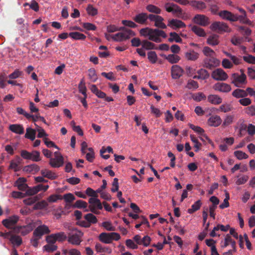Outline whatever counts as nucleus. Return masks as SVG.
I'll return each mask as SVG.
<instances>
[{
	"mask_svg": "<svg viewBox=\"0 0 255 255\" xmlns=\"http://www.w3.org/2000/svg\"><path fill=\"white\" fill-rule=\"evenodd\" d=\"M119 30H122V32H118L112 36V39L114 41H123L129 39L130 36L135 35L134 32L125 27H120Z\"/></svg>",
	"mask_w": 255,
	"mask_h": 255,
	"instance_id": "nucleus-1",
	"label": "nucleus"
},
{
	"mask_svg": "<svg viewBox=\"0 0 255 255\" xmlns=\"http://www.w3.org/2000/svg\"><path fill=\"white\" fill-rule=\"evenodd\" d=\"M240 71L241 72V75L237 73L232 74L231 79L232 80L231 83L233 84L236 87L242 88L247 83V77L242 69Z\"/></svg>",
	"mask_w": 255,
	"mask_h": 255,
	"instance_id": "nucleus-2",
	"label": "nucleus"
},
{
	"mask_svg": "<svg viewBox=\"0 0 255 255\" xmlns=\"http://www.w3.org/2000/svg\"><path fill=\"white\" fill-rule=\"evenodd\" d=\"M83 233L76 229H72L68 233V242L74 245H79L82 240Z\"/></svg>",
	"mask_w": 255,
	"mask_h": 255,
	"instance_id": "nucleus-3",
	"label": "nucleus"
},
{
	"mask_svg": "<svg viewBox=\"0 0 255 255\" xmlns=\"http://www.w3.org/2000/svg\"><path fill=\"white\" fill-rule=\"evenodd\" d=\"M210 29L214 31H216L219 33L222 32H230V28L228 25L223 22L215 21L212 23L210 25Z\"/></svg>",
	"mask_w": 255,
	"mask_h": 255,
	"instance_id": "nucleus-4",
	"label": "nucleus"
},
{
	"mask_svg": "<svg viewBox=\"0 0 255 255\" xmlns=\"http://www.w3.org/2000/svg\"><path fill=\"white\" fill-rule=\"evenodd\" d=\"M89 210L95 214H99L100 212L97 209L102 210L103 206L100 200L97 198H90L89 199Z\"/></svg>",
	"mask_w": 255,
	"mask_h": 255,
	"instance_id": "nucleus-5",
	"label": "nucleus"
},
{
	"mask_svg": "<svg viewBox=\"0 0 255 255\" xmlns=\"http://www.w3.org/2000/svg\"><path fill=\"white\" fill-rule=\"evenodd\" d=\"M164 7L167 12L176 14L177 17L185 19L182 16L183 11L182 9L177 4L173 3L167 2L165 4Z\"/></svg>",
	"mask_w": 255,
	"mask_h": 255,
	"instance_id": "nucleus-6",
	"label": "nucleus"
},
{
	"mask_svg": "<svg viewBox=\"0 0 255 255\" xmlns=\"http://www.w3.org/2000/svg\"><path fill=\"white\" fill-rule=\"evenodd\" d=\"M20 154L21 157L25 159H30L33 161H39L41 160L40 152L36 150L29 152L26 150H23L21 151Z\"/></svg>",
	"mask_w": 255,
	"mask_h": 255,
	"instance_id": "nucleus-7",
	"label": "nucleus"
},
{
	"mask_svg": "<svg viewBox=\"0 0 255 255\" xmlns=\"http://www.w3.org/2000/svg\"><path fill=\"white\" fill-rule=\"evenodd\" d=\"M192 20L194 23L202 26H206L210 23L209 17L204 14H196Z\"/></svg>",
	"mask_w": 255,
	"mask_h": 255,
	"instance_id": "nucleus-8",
	"label": "nucleus"
},
{
	"mask_svg": "<svg viewBox=\"0 0 255 255\" xmlns=\"http://www.w3.org/2000/svg\"><path fill=\"white\" fill-rule=\"evenodd\" d=\"M19 217L16 215H13L2 221V225L8 229H11L13 228L19 221Z\"/></svg>",
	"mask_w": 255,
	"mask_h": 255,
	"instance_id": "nucleus-9",
	"label": "nucleus"
},
{
	"mask_svg": "<svg viewBox=\"0 0 255 255\" xmlns=\"http://www.w3.org/2000/svg\"><path fill=\"white\" fill-rule=\"evenodd\" d=\"M220 65V61L217 58L212 57H208L204 59L203 66L204 67L212 69Z\"/></svg>",
	"mask_w": 255,
	"mask_h": 255,
	"instance_id": "nucleus-10",
	"label": "nucleus"
},
{
	"mask_svg": "<svg viewBox=\"0 0 255 255\" xmlns=\"http://www.w3.org/2000/svg\"><path fill=\"white\" fill-rule=\"evenodd\" d=\"M211 76L216 81H226L228 78V74L221 68L214 70L211 74Z\"/></svg>",
	"mask_w": 255,
	"mask_h": 255,
	"instance_id": "nucleus-11",
	"label": "nucleus"
},
{
	"mask_svg": "<svg viewBox=\"0 0 255 255\" xmlns=\"http://www.w3.org/2000/svg\"><path fill=\"white\" fill-rule=\"evenodd\" d=\"M50 232L48 227L45 225H42L38 226L34 231L33 233V236L41 239L44 234H47Z\"/></svg>",
	"mask_w": 255,
	"mask_h": 255,
	"instance_id": "nucleus-12",
	"label": "nucleus"
},
{
	"mask_svg": "<svg viewBox=\"0 0 255 255\" xmlns=\"http://www.w3.org/2000/svg\"><path fill=\"white\" fill-rule=\"evenodd\" d=\"M213 89L220 92L228 93L231 91L232 88L228 84L218 82L214 84Z\"/></svg>",
	"mask_w": 255,
	"mask_h": 255,
	"instance_id": "nucleus-13",
	"label": "nucleus"
},
{
	"mask_svg": "<svg viewBox=\"0 0 255 255\" xmlns=\"http://www.w3.org/2000/svg\"><path fill=\"white\" fill-rule=\"evenodd\" d=\"M160 36L165 38L167 37V35L164 31L155 28L154 29V36H151L150 38V40L157 43L160 42H161V39L160 38Z\"/></svg>",
	"mask_w": 255,
	"mask_h": 255,
	"instance_id": "nucleus-14",
	"label": "nucleus"
},
{
	"mask_svg": "<svg viewBox=\"0 0 255 255\" xmlns=\"http://www.w3.org/2000/svg\"><path fill=\"white\" fill-rule=\"evenodd\" d=\"M183 70L178 65H174L171 67V76L174 79H178L183 73Z\"/></svg>",
	"mask_w": 255,
	"mask_h": 255,
	"instance_id": "nucleus-15",
	"label": "nucleus"
},
{
	"mask_svg": "<svg viewBox=\"0 0 255 255\" xmlns=\"http://www.w3.org/2000/svg\"><path fill=\"white\" fill-rule=\"evenodd\" d=\"M219 15L224 19H226L231 21H236V14H234L228 10H221L219 13Z\"/></svg>",
	"mask_w": 255,
	"mask_h": 255,
	"instance_id": "nucleus-16",
	"label": "nucleus"
},
{
	"mask_svg": "<svg viewBox=\"0 0 255 255\" xmlns=\"http://www.w3.org/2000/svg\"><path fill=\"white\" fill-rule=\"evenodd\" d=\"M49 163L52 167H60L63 165L64 158L63 156H60L59 157L51 158L50 159Z\"/></svg>",
	"mask_w": 255,
	"mask_h": 255,
	"instance_id": "nucleus-17",
	"label": "nucleus"
},
{
	"mask_svg": "<svg viewBox=\"0 0 255 255\" xmlns=\"http://www.w3.org/2000/svg\"><path fill=\"white\" fill-rule=\"evenodd\" d=\"M168 26L173 29L186 27V24L181 20L177 19H172L168 21Z\"/></svg>",
	"mask_w": 255,
	"mask_h": 255,
	"instance_id": "nucleus-18",
	"label": "nucleus"
},
{
	"mask_svg": "<svg viewBox=\"0 0 255 255\" xmlns=\"http://www.w3.org/2000/svg\"><path fill=\"white\" fill-rule=\"evenodd\" d=\"M222 120L220 116L215 115L211 116L207 121V124L211 127H217L222 123Z\"/></svg>",
	"mask_w": 255,
	"mask_h": 255,
	"instance_id": "nucleus-19",
	"label": "nucleus"
},
{
	"mask_svg": "<svg viewBox=\"0 0 255 255\" xmlns=\"http://www.w3.org/2000/svg\"><path fill=\"white\" fill-rule=\"evenodd\" d=\"M199 57V54L192 49H190L185 53V58L187 60L195 61Z\"/></svg>",
	"mask_w": 255,
	"mask_h": 255,
	"instance_id": "nucleus-20",
	"label": "nucleus"
},
{
	"mask_svg": "<svg viewBox=\"0 0 255 255\" xmlns=\"http://www.w3.org/2000/svg\"><path fill=\"white\" fill-rule=\"evenodd\" d=\"M26 179L24 177H20L15 182L14 186H16L19 190L25 191L28 188L26 183Z\"/></svg>",
	"mask_w": 255,
	"mask_h": 255,
	"instance_id": "nucleus-21",
	"label": "nucleus"
},
{
	"mask_svg": "<svg viewBox=\"0 0 255 255\" xmlns=\"http://www.w3.org/2000/svg\"><path fill=\"white\" fill-rule=\"evenodd\" d=\"M133 20L137 23L144 24L147 20V14L144 12H141L136 14Z\"/></svg>",
	"mask_w": 255,
	"mask_h": 255,
	"instance_id": "nucleus-22",
	"label": "nucleus"
},
{
	"mask_svg": "<svg viewBox=\"0 0 255 255\" xmlns=\"http://www.w3.org/2000/svg\"><path fill=\"white\" fill-rule=\"evenodd\" d=\"M8 239L13 246L19 247L22 243V239L20 236L14 235L12 233Z\"/></svg>",
	"mask_w": 255,
	"mask_h": 255,
	"instance_id": "nucleus-23",
	"label": "nucleus"
},
{
	"mask_svg": "<svg viewBox=\"0 0 255 255\" xmlns=\"http://www.w3.org/2000/svg\"><path fill=\"white\" fill-rule=\"evenodd\" d=\"M232 96L237 98H243L248 96V93L244 90L238 88L233 91L232 93Z\"/></svg>",
	"mask_w": 255,
	"mask_h": 255,
	"instance_id": "nucleus-24",
	"label": "nucleus"
},
{
	"mask_svg": "<svg viewBox=\"0 0 255 255\" xmlns=\"http://www.w3.org/2000/svg\"><path fill=\"white\" fill-rule=\"evenodd\" d=\"M9 129L12 132L22 134L24 133V128L21 125L19 124H12L9 126Z\"/></svg>",
	"mask_w": 255,
	"mask_h": 255,
	"instance_id": "nucleus-25",
	"label": "nucleus"
},
{
	"mask_svg": "<svg viewBox=\"0 0 255 255\" xmlns=\"http://www.w3.org/2000/svg\"><path fill=\"white\" fill-rule=\"evenodd\" d=\"M43 197L42 194H39L35 196L30 197L23 200L24 203L26 205H31L41 199Z\"/></svg>",
	"mask_w": 255,
	"mask_h": 255,
	"instance_id": "nucleus-26",
	"label": "nucleus"
},
{
	"mask_svg": "<svg viewBox=\"0 0 255 255\" xmlns=\"http://www.w3.org/2000/svg\"><path fill=\"white\" fill-rule=\"evenodd\" d=\"M154 29L149 27L141 28L139 31V33L141 36L144 37L148 36V39L150 40V37L154 36Z\"/></svg>",
	"mask_w": 255,
	"mask_h": 255,
	"instance_id": "nucleus-27",
	"label": "nucleus"
},
{
	"mask_svg": "<svg viewBox=\"0 0 255 255\" xmlns=\"http://www.w3.org/2000/svg\"><path fill=\"white\" fill-rule=\"evenodd\" d=\"M40 173L43 177L47 178L51 180H54L57 178V176L56 173L47 169L41 170Z\"/></svg>",
	"mask_w": 255,
	"mask_h": 255,
	"instance_id": "nucleus-28",
	"label": "nucleus"
},
{
	"mask_svg": "<svg viewBox=\"0 0 255 255\" xmlns=\"http://www.w3.org/2000/svg\"><path fill=\"white\" fill-rule=\"evenodd\" d=\"M111 233H102L99 237V240L105 244H110L112 242Z\"/></svg>",
	"mask_w": 255,
	"mask_h": 255,
	"instance_id": "nucleus-29",
	"label": "nucleus"
},
{
	"mask_svg": "<svg viewBox=\"0 0 255 255\" xmlns=\"http://www.w3.org/2000/svg\"><path fill=\"white\" fill-rule=\"evenodd\" d=\"M219 35L212 34L207 38V43L211 46L217 45L219 43Z\"/></svg>",
	"mask_w": 255,
	"mask_h": 255,
	"instance_id": "nucleus-30",
	"label": "nucleus"
},
{
	"mask_svg": "<svg viewBox=\"0 0 255 255\" xmlns=\"http://www.w3.org/2000/svg\"><path fill=\"white\" fill-rule=\"evenodd\" d=\"M236 21L239 20L240 22L243 24H246L249 25L252 24V22L247 17V14H241L240 15L236 14Z\"/></svg>",
	"mask_w": 255,
	"mask_h": 255,
	"instance_id": "nucleus-31",
	"label": "nucleus"
},
{
	"mask_svg": "<svg viewBox=\"0 0 255 255\" xmlns=\"http://www.w3.org/2000/svg\"><path fill=\"white\" fill-rule=\"evenodd\" d=\"M208 101L214 105H219L222 102V99L217 95H210L208 96Z\"/></svg>",
	"mask_w": 255,
	"mask_h": 255,
	"instance_id": "nucleus-32",
	"label": "nucleus"
},
{
	"mask_svg": "<svg viewBox=\"0 0 255 255\" xmlns=\"http://www.w3.org/2000/svg\"><path fill=\"white\" fill-rule=\"evenodd\" d=\"M191 30L195 34L200 37H205L206 35L204 30L197 25L192 26L191 27Z\"/></svg>",
	"mask_w": 255,
	"mask_h": 255,
	"instance_id": "nucleus-33",
	"label": "nucleus"
},
{
	"mask_svg": "<svg viewBox=\"0 0 255 255\" xmlns=\"http://www.w3.org/2000/svg\"><path fill=\"white\" fill-rule=\"evenodd\" d=\"M35 134L36 131L34 129L30 128H26V131L24 137L33 141L35 138Z\"/></svg>",
	"mask_w": 255,
	"mask_h": 255,
	"instance_id": "nucleus-34",
	"label": "nucleus"
},
{
	"mask_svg": "<svg viewBox=\"0 0 255 255\" xmlns=\"http://www.w3.org/2000/svg\"><path fill=\"white\" fill-rule=\"evenodd\" d=\"M202 202L201 200H198L191 206V208L188 209V213L190 214H193L195 212L198 211L200 208Z\"/></svg>",
	"mask_w": 255,
	"mask_h": 255,
	"instance_id": "nucleus-35",
	"label": "nucleus"
},
{
	"mask_svg": "<svg viewBox=\"0 0 255 255\" xmlns=\"http://www.w3.org/2000/svg\"><path fill=\"white\" fill-rule=\"evenodd\" d=\"M95 249L98 253H107L108 254L112 253L111 249L109 247H103L99 243L96 244Z\"/></svg>",
	"mask_w": 255,
	"mask_h": 255,
	"instance_id": "nucleus-36",
	"label": "nucleus"
},
{
	"mask_svg": "<svg viewBox=\"0 0 255 255\" xmlns=\"http://www.w3.org/2000/svg\"><path fill=\"white\" fill-rule=\"evenodd\" d=\"M170 37L168 39V41L170 42H173L175 41L177 43H181L182 41V39L179 36V35L175 32H172L169 33Z\"/></svg>",
	"mask_w": 255,
	"mask_h": 255,
	"instance_id": "nucleus-37",
	"label": "nucleus"
},
{
	"mask_svg": "<svg viewBox=\"0 0 255 255\" xmlns=\"http://www.w3.org/2000/svg\"><path fill=\"white\" fill-rule=\"evenodd\" d=\"M70 37L75 40H85L86 38L85 35L79 32H72L69 34Z\"/></svg>",
	"mask_w": 255,
	"mask_h": 255,
	"instance_id": "nucleus-38",
	"label": "nucleus"
},
{
	"mask_svg": "<svg viewBox=\"0 0 255 255\" xmlns=\"http://www.w3.org/2000/svg\"><path fill=\"white\" fill-rule=\"evenodd\" d=\"M165 59L170 63H177L180 60V57L176 54H169L166 56Z\"/></svg>",
	"mask_w": 255,
	"mask_h": 255,
	"instance_id": "nucleus-39",
	"label": "nucleus"
},
{
	"mask_svg": "<svg viewBox=\"0 0 255 255\" xmlns=\"http://www.w3.org/2000/svg\"><path fill=\"white\" fill-rule=\"evenodd\" d=\"M163 18L162 16L159 15L155 21L154 26L161 29L166 28L167 26L163 22Z\"/></svg>",
	"mask_w": 255,
	"mask_h": 255,
	"instance_id": "nucleus-40",
	"label": "nucleus"
},
{
	"mask_svg": "<svg viewBox=\"0 0 255 255\" xmlns=\"http://www.w3.org/2000/svg\"><path fill=\"white\" fill-rule=\"evenodd\" d=\"M142 47L146 50L155 49V44L147 40H144L142 41Z\"/></svg>",
	"mask_w": 255,
	"mask_h": 255,
	"instance_id": "nucleus-41",
	"label": "nucleus"
},
{
	"mask_svg": "<svg viewBox=\"0 0 255 255\" xmlns=\"http://www.w3.org/2000/svg\"><path fill=\"white\" fill-rule=\"evenodd\" d=\"M146 9L147 11L151 13H153L156 14H160L161 9L157 6L153 4H148L146 6Z\"/></svg>",
	"mask_w": 255,
	"mask_h": 255,
	"instance_id": "nucleus-42",
	"label": "nucleus"
},
{
	"mask_svg": "<svg viewBox=\"0 0 255 255\" xmlns=\"http://www.w3.org/2000/svg\"><path fill=\"white\" fill-rule=\"evenodd\" d=\"M84 218L88 223H90V225L91 224H96L98 222L96 217L92 213L86 214L85 215Z\"/></svg>",
	"mask_w": 255,
	"mask_h": 255,
	"instance_id": "nucleus-43",
	"label": "nucleus"
},
{
	"mask_svg": "<svg viewBox=\"0 0 255 255\" xmlns=\"http://www.w3.org/2000/svg\"><path fill=\"white\" fill-rule=\"evenodd\" d=\"M199 85L197 81L190 79L188 81L186 88L190 90H195L198 88Z\"/></svg>",
	"mask_w": 255,
	"mask_h": 255,
	"instance_id": "nucleus-44",
	"label": "nucleus"
},
{
	"mask_svg": "<svg viewBox=\"0 0 255 255\" xmlns=\"http://www.w3.org/2000/svg\"><path fill=\"white\" fill-rule=\"evenodd\" d=\"M147 58L152 63L154 64L157 61V56L155 51H151L147 53Z\"/></svg>",
	"mask_w": 255,
	"mask_h": 255,
	"instance_id": "nucleus-45",
	"label": "nucleus"
},
{
	"mask_svg": "<svg viewBox=\"0 0 255 255\" xmlns=\"http://www.w3.org/2000/svg\"><path fill=\"white\" fill-rule=\"evenodd\" d=\"M40 169V167L36 164H33L24 167V170L29 172H37Z\"/></svg>",
	"mask_w": 255,
	"mask_h": 255,
	"instance_id": "nucleus-46",
	"label": "nucleus"
},
{
	"mask_svg": "<svg viewBox=\"0 0 255 255\" xmlns=\"http://www.w3.org/2000/svg\"><path fill=\"white\" fill-rule=\"evenodd\" d=\"M193 99L196 102H200L202 100H205L206 96L202 92H198L193 94L192 96Z\"/></svg>",
	"mask_w": 255,
	"mask_h": 255,
	"instance_id": "nucleus-47",
	"label": "nucleus"
},
{
	"mask_svg": "<svg viewBox=\"0 0 255 255\" xmlns=\"http://www.w3.org/2000/svg\"><path fill=\"white\" fill-rule=\"evenodd\" d=\"M78 89L79 92L82 94L84 96H87L86 94L87 88L83 79L81 80L79 84Z\"/></svg>",
	"mask_w": 255,
	"mask_h": 255,
	"instance_id": "nucleus-48",
	"label": "nucleus"
},
{
	"mask_svg": "<svg viewBox=\"0 0 255 255\" xmlns=\"http://www.w3.org/2000/svg\"><path fill=\"white\" fill-rule=\"evenodd\" d=\"M197 74H199L201 78V79L205 80L208 79L209 76L210 74L208 73V72L204 69H200L199 70L197 71Z\"/></svg>",
	"mask_w": 255,
	"mask_h": 255,
	"instance_id": "nucleus-49",
	"label": "nucleus"
},
{
	"mask_svg": "<svg viewBox=\"0 0 255 255\" xmlns=\"http://www.w3.org/2000/svg\"><path fill=\"white\" fill-rule=\"evenodd\" d=\"M192 6L198 9L202 10L206 7V3L201 1H194L192 2Z\"/></svg>",
	"mask_w": 255,
	"mask_h": 255,
	"instance_id": "nucleus-50",
	"label": "nucleus"
},
{
	"mask_svg": "<svg viewBox=\"0 0 255 255\" xmlns=\"http://www.w3.org/2000/svg\"><path fill=\"white\" fill-rule=\"evenodd\" d=\"M88 14L91 16H95L98 14V9L91 4H89L86 8Z\"/></svg>",
	"mask_w": 255,
	"mask_h": 255,
	"instance_id": "nucleus-51",
	"label": "nucleus"
},
{
	"mask_svg": "<svg viewBox=\"0 0 255 255\" xmlns=\"http://www.w3.org/2000/svg\"><path fill=\"white\" fill-rule=\"evenodd\" d=\"M239 31L246 36L250 35L252 33V30L251 29L244 26H239Z\"/></svg>",
	"mask_w": 255,
	"mask_h": 255,
	"instance_id": "nucleus-52",
	"label": "nucleus"
},
{
	"mask_svg": "<svg viewBox=\"0 0 255 255\" xmlns=\"http://www.w3.org/2000/svg\"><path fill=\"white\" fill-rule=\"evenodd\" d=\"M88 206V204L86 202L83 201L82 200H77L74 205V208H77L79 209L81 208H86Z\"/></svg>",
	"mask_w": 255,
	"mask_h": 255,
	"instance_id": "nucleus-53",
	"label": "nucleus"
},
{
	"mask_svg": "<svg viewBox=\"0 0 255 255\" xmlns=\"http://www.w3.org/2000/svg\"><path fill=\"white\" fill-rule=\"evenodd\" d=\"M48 203L45 200H42L41 201L38 202L36 203L34 206V209H41L46 208L48 206Z\"/></svg>",
	"mask_w": 255,
	"mask_h": 255,
	"instance_id": "nucleus-54",
	"label": "nucleus"
},
{
	"mask_svg": "<svg viewBox=\"0 0 255 255\" xmlns=\"http://www.w3.org/2000/svg\"><path fill=\"white\" fill-rule=\"evenodd\" d=\"M234 155L239 160L247 159L248 158V155L245 152H244L241 150H237L235 151Z\"/></svg>",
	"mask_w": 255,
	"mask_h": 255,
	"instance_id": "nucleus-55",
	"label": "nucleus"
},
{
	"mask_svg": "<svg viewBox=\"0 0 255 255\" xmlns=\"http://www.w3.org/2000/svg\"><path fill=\"white\" fill-rule=\"evenodd\" d=\"M25 191L26 192L25 193V195H26L27 196H33L38 193L35 186H33L32 187H29L28 186V188L26 189Z\"/></svg>",
	"mask_w": 255,
	"mask_h": 255,
	"instance_id": "nucleus-56",
	"label": "nucleus"
},
{
	"mask_svg": "<svg viewBox=\"0 0 255 255\" xmlns=\"http://www.w3.org/2000/svg\"><path fill=\"white\" fill-rule=\"evenodd\" d=\"M25 191L26 192L25 193V195H26L27 196H33L38 193L35 186H33L32 187H29L28 186V188L26 189Z\"/></svg>",
	"mask_w": 255,
	"mask_h": 255,
	"instance_id": "nucleus-57",
	"label": "nucleus"
},
{
	"mask_svg": "<svg viewBox=\"0 0 255 255\" xmlns=\"http://www.w3.org/2000/svg\"><path fill=\"white\" fill-rule=\"evenodd\" d=\"M62 199V197L60 195L52 194L48 197L47 200L49 203L56 202L58 200Z\"/></svg>",
	"mask_w": 255,
	"mask_h": 255,
	"instance_id": "nucleus-58",
	"label": "nucleus"
},
{
	"mask_svg": "<svg viewBox=\"0 0 255 255\" xmlns=\"http://www.w3.org/2000/svg\"><path fill=\"white\" fill-rule=\"evenodd\" d=\"M233 116H228L224 119V122L222 124V127H226L230 125L233 122Z\"/></svg>",
	"mask_w": 255,
	"mask_h": 255,
	"instance_id": "nucleus-59",
	"label": "nucleus"
},
{
	"mask_svg": "<svg viewBox=\"0 0 255 255\" xmlns=\"http://www.w3.org/2000/svg\"><path fill=\"white\" fill-rule=\"evenodd\" d=\"M54 234L56 241L58 242H63L67 239V236L64 232H59Z\"/></svg>",
	"mask_w": 255,
	"mask_h": 255,
	"instance_id": "nucleus-60",
	"label": "nucleus"
},
{
	"mask_svg": "<svg viewBox=\"0 0 255 255\" xmlns=\"http://www.w3.org/2000/svg\"><path fill=\"white\" fill-rule=\"evenodd\" d=\"M88 72L89 78L92 82H95L98 79L96 70L94 69H90Z\"/></svg>",
	"mask_w": 255,
	"mask_h": 255,
	"instance_id": "nucleus-61",
	"label": "nucleus"
},
{
	"mask_svg": "<svg viewBox=\"0 0 255 255\" xmlns=\"http://www.w3.org/2000/svg\"><path fill=\"white\" fill-rule=\"evenodd\" d=\"M190 138L191 141L195 143L194 147L196 148L195 151L197 152L199 150L201 144L198 141V139L193 134L190 135Z\"/></svg>",
	"mask_w": 255,
	"mask_h": 255,
	"instance_id": "nucleus-62",
	"label": "nucleus"
},
{
	"mask_svg": "<svg viewBox=\"0 0 255 255\" xmlns=\"http://www.w3.org/2000/svg\"><path fill=\"white\" fill-rule=\"evenodd\" d=\"M233 240L232 239L230 235L227 234L224 240V242L223 244L221 245V247L223 248L227 247L228 246H229V244H230L232 242Z\"/></svg>",
	"mask_w": 255,
	"mask_h": 255,
	"instance_id": "nucleus-63",
	"label": "nucleus"
},
{
	"mask_svg": "<svg viewBox=\"0 0 255 255\" xmlns=\"http://www.w3.org/2000/svg\"><path fill=\"white\" fill-rule=\"evenodd\" d=\"M246 113L250 116H255V106H251L245 109Z\"/></svg>",
	"mask_w": 255,
	"mask_h": 255,
	"instance_id": "nucleus-64",
	"label": "nucleus"
}]
</instances>
